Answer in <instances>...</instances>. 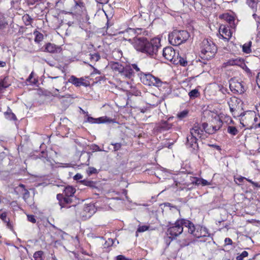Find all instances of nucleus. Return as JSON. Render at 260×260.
Returning a JSON list of instances; mask_svg holds the SVG:
<instances>
[{
    "label": "nucleus",
    "mask_w": 260,
    "mask_h": 260,
    "mask_svg": "<svg viewBox=\"0 0 260 260\" xmlns=\"http://www.w3.org/2000/svg\"><path fill=\"white\" fill-rule=\"evenodd\" d=\"M246 179V178H245V177H242V176H241V177H237V178H235V181H236V183L237 184H238V185H240V184L238 183V182H237L236 180H237V181H238L240 183H241V182H243V181L244 179Z\"/></svg>",
    "instance_id": "nucleus-53"
},
{
    "label": "nucleus",
    "mask_w": 260,
    "mask_h": 260,
    "mask_svg": "<svg viewBox=\"0 0 260 260\" xmlns=\"http://www.w3.org/2000/svg\"><path fill=\"white\" fill-rule=\"evenodd\" d=\"M4 115L7 119L14 120L17 119L15 115L12 112L9 107L8 108L7 111L4 113Z\"/></svg>",
    "instance_id": "nucleus-28"
},
{
    "label": "nucleus",
    "mask_w": 260,
    "mask_h": 260,
    "mask_svg": "<svg viewBox=\"0 0 260 260\" xmlns=\"http://www.w3.org/2000/svg\"><path fill=\"white\" fill-rule=\"evenodd\" d=\"M24 191L25 192L23 194V198L28 197L29 194V191L26 189H24Z\"/></svg>",
    "instance_id": "nucleus-61"
},
{
    "label": "nucleus",
    "mask_w": 260,
    "mask_h": 260,
    "mask_svg": "<svg viewBox=\"0 0 260 260\" xmlns=\"http://www.w3.org/2000/svg\"><path fill=\"white\" fill-rule=\"evenodd\" d=\"M120 75L126 78L130 79L132 78L134 76V72L132 67L129 65L124 67Z\"/></svg>",
    "instance_id": "nucleus-18"
},
{
    "label": "nucleus",
    "mask_w": 260,
    "mask_h": 260,
    "mask_svg": "<svg viewBox=\"0 0 260 260\" xmlns=\"http://www.w3.org/2000/svg\"><path fill=\"white\" fill-rule=\"evenodd\" d=\"M208 126L207 123H203L202 124L199 123H196L194 124L193 127L190 130V135L195 136L197 139L203 138L204 139V132L206 133V128Z\"/></svg>",
    "instance_id": "nucleus-6"
},
{
    "label": "nucleus",
    "mask_w": 260,
    "mask_h": 260,
    "mask_svg": "<svg viewBox=\"0 0 260 260\" xmlns=\"http://www.w3.org/2000/svg\"><path fill=\"white\" fill-rule=\"evenodd\" d=\"M247 3L253 9L257 8V3L255 0H247Z\"/></svg>",
    "instance_id": "nucleus-39"
},
{
    "label": "nucleus",
    "mask_w": 260,
    "mask_h": 260,
    "mask_svg": "<svg viewBox=\"0 0 260 260\" xmlns=\"http://www.w3.org/2000/svg\"><path fill=\"white\" fill-rule=\"evenodd\" d=\"M198 139L193 135H188L186 138V145L188 148L191 149V152L197 153L198 149Z\"/></svg>",
    "instance_id": "nucleus-11"
},
{
    "label": "nucleus",
    "mask_w": 260,
    "mask_h": 260,
    "mask_svg": "<svg viewBox=\"0 0 260 260\" xmlns=\"http://www.w3.org/2000/svg\"><path fill=\"white\" fill-rule=\"evenodd\" d=\"M87 173L89 175L98 173L97 170L93 167H89L87 170Z\"/></svg>",
    "instance_id": "nucleus-43"
},
{
    "label": "nucleus",
    "mask_w": 260,
    "mask_h": 260,
    "mask_svg": "<svg viewBox=\"0 0 260 260\" xmlns=\"http://www.w3.org/2000/svg\"><path fill=\"white\" fill-rule=\"evenodd\" d=\"M149 229V226H147V225H142V226H140L138 230H137V232H144L145 231H146L147 230H148Z\"/></svg>",
    "instance_id": "nucleus-45"
},
{
    "label": "nucleus",
    "mask_w": 260,
    "mask_h": 260,
    "mask_svg": "<svg viewBox=\"0 0 260 260\" xmlns=\"http://www.w3.org/2000/svg\"><path fill=\"white\" fill-rule=\"evenodd\" d=\"M111 120L107 117H101L94 118V123H103L107 122H110Z\"/></svg>",
    "instance_id": "nucleus-32"
},
{
    "label": "nucleus",
    "mask_w": 260,
    "mask_h": 260,
    "mask_svg": "<svg viewBox=\"0 0 260 260\" xmlns=\"http://www.w3.org/2000/svg\"><path fill=\"white\" fill-rule=\"evenodd\" d=\"M188 114V111L186 110H184L177 114V117L180 119H182L185 118Z\"/></svg>",
    "instance_id": "nucleus-42"
},
{
    "label": "nucleus",
    "mask_w": 260,
    "mask_h": 260,
    "mask_svg": "<svg viewBox=\"0 0 260 260\" xmlns=\"http://www.w3.org/2000/svg\"><path fill=\"white\" fill-rule=\"evenodd\" d=\"M6 66V62L5 61L0 60V67H5Z\"/></svg>",
    "instance_id": "nucleus-62"
},
{
    "label": "nucleus",
    "mask_w": 260,
    "mask_h": 260,
    "mask_svg": "<svg viewBox=\"0 0 260 260\" xmlns=\"http://www.w3.org/2000/svg\"><path fill=\"white\" fill-rule=\"evenodd\" d=\"M39 1V0H27V2L29 5H34L35 3Z\"/></svg>",
    "instance_id": "nucleus-59"
},
{
    "label": "nucleus",
    "mask_w": 260,
    "mask_h": 260,
    "mask_svg": "<svg viewBox=\"0 0 260 260\" xmlns=\"http://www.w3.org/2000/svg\"><path fill=\"white\" fill-rule=\"evenodd\" d=\"M164 57L174 64L177 63L175 58V51L172 47H167L164 48Z\"/></svg>",
    "instance_id": "nucleus-9"
},
{
    "label": "nucleus",
    "mask_w": 260,
    "mask_h": 260,
    "mask_svg": "<svg viewBox=\"0 0 260 260\" xmlns=\"http://www.w3.org/2000/svg\"><path fill=\"white\" fill-rule=\"evenodd\" d=\"M188 95L191 99H193L199 96L200 94L198 89H194L189 92Z\"/></svg>",
    "instance_id": "nucleus-34"
},
{
    "label": "nucleus",
    "mask_w": 260,
    "mask_h": 260,
    "mask_svg": "<svg viewBox=\"0 0 260 260\" xmlns=\"http://www.w3.org/2000/svg\"><path fill=\"white\" fill-rule=\"evenodd\" d=\"M225 245H231L232 244V240L229 238H226L224 240Z\"/></svg>",
    "instance_id": "nucleus-54"
},
{
    "label": "nucleus",
    "mask_w": 260,
    "mask_h": 260,
    "mask_svg": "<svg viewBox=\"0 0 260 260\" xmlns=\"http://www.w3.org/2000/svg\"><path fill=\"white\" fill-rule=\"evenodd\" d=\"M90 59L92 61H98L100 59V55L99 53L90 54Z\"/></svg>",
    "instance_id": "nucleus-38"
},
{
    "label": "nucleus",
    "mask_w": 260,
    "mask_h": 260,
    "mask_svg": "<svg viewBox=\"0 0 260 260\" xmlns=\"http://www.w3.org/2000/svg\"><path fill=\"white\" fill-rule=\"evenodd\" d=\"M27 219L29 221L32 223H35L36 222V219L34 215H27Z\"/></svg>",
    "instance_id": "nucleus-50"
},
{
    "label": "nucleus",
    "mask_w": 260,
    "mask_h": 260,
    "mask_svg": "<svg viewBox=\"0 0 260 260\" xmlns=\"http://www.w3.org/2000/svg\"><path fill=\"white\" fill-rule=\"evenodd\" d=\"M219 38L228 41L232 37V33L228 26L221 25L219 28Z\"/></svg>",
    "instance_id": "nucleus-12"
},
{
    "label": "nucleus",
    "mask_w": 260,
    "mask_h": 260,
    "mask_svg": "<svg viewBox=\"0 0 260 260\" xmlns=\"http://www.w3.org/2000/svg\"><path fill=\"white\" fill-rule=\"evenodd\" d=\"M227 131L229 134L233 136H235L236 135H237L238 132L237 128L235 126H228Z\"/></svg>",
    "instance_id": "nucleus-37"
},
{
    "label": "nucleus",
    "mask_w": 260,
    "mask_h": 260,
    "mask_svg": "<svg viewBox=\"0 0 260 260\" xmlns=\"http://www.w3.org/2000/svg\"><path fill=\"white\" fill-rule=\"evenodd\" d=\"M131 66L132 67V68H133L134 69H135L136 72H139L140 71V69L136 64H132Z\"/></svg>",
    "instance_id": "nucleus-57"
},
{
    "label": "nucleus",
    "mask_w": 260,
    "mask_h": 260,
    "mask_svg": "<svg viewBox=\"0 0 260 260\" xmlns=\"http://www.w3.org/2000/svg\"><path fill=\"white\" fill-rule=\"evenodd\" d=\"M189 37V34L186 30H174L169 34L168 40L172 45L178 46L185 42Z\"/></svg>",
    "instance_id": "nucleus-2"
},
{
    "label": "nucleus",
    "mask_w": 260,
    "mask_h": 260,
    "mask_svg": "<svg viewBox=\"0 0 260 260\" xmlns=\"http://www.w3.org/2000/svg\"><path fill=\"white\" fill-rule=\"evenodd\" d=\"M71 197L66 196L63 197L62 194H58L57 195V199L59 201V203L61 208H72L74 210L75 209V206H68V205L71 204L72 202V200L70 198Z\"/></svg>",
    "instance_id": "nucleus-13"
},
{
    "label": "nucleus",
    "mask_w": 260,
    "mask_h": 260,
    "mask_svg": "<svg viewBox=\"0 0 260 260\" xmlns=\"http://www.w3.org/2000/svg\"><path fill=\"white\" fill-rule=\"evenodd\" d=\"M217 50V47L211 41L204 39L202 41L201 46L202 58L209 60L214 56Z\"/></svg>",
    "instance_id": "nucleus-1"
},
{
    "label": "nucleus",
    "mask_w": 260,
    "mask_h": 260,
    "mask_svg": "<svg viewBox=\"0 0 260 260\" xmlns=\"http://www.w3.org/2000/svg\"><path fill=\"white\" fill-rule=\"evenodd\" d=\"M84 80L83 78H78L75 76H72L69 79V82L77 87H79L81 85L86 86L87 85L83 82Z\"/></svg>",
    "instance_id": "nucleus-19"
},
{
    "label": "nucleus",
    "mask_w": 260,
    "mask_h": 260,
    "mask_svg": "<svg viewBox=\"0 0 260 260\" xmlns=\"http://www.w3.org/2000/svg\"><path fill=\"white\" fill-rule=\"evenodd\" d=\"M22 20L25 25H30L31 24L32 19L28 14H25L22 17Z\"/></svg>",
    "instance_id": "nucleus-31"
},
{
    "label": "nucleus",
    "mask_w": 260,
    "mask_h": 260,
    "mask_svg": "<svg viewBox=\"0 0 260 260\" xmlns=\"http://www.w3.org/2000/svg\"><path fill=\"white\" fill-rule=\"evenodd\" d=\"M94 212V208L92 205H86L84 207L83 211L80 213V216L83 219L85 220L90 217Z\"/></svg>",
    "instance_id": "nucleus-15"
},
{
    "label": "nucleus",
    "mask_w": 260,
    "mask_h": 260,
    "mask_svg": "<svg viewBox=\"0 0 260 260\" xmlns=\"http://www.w3.org/2000/svg\"><path fill=\"white\" fill-rule=\"evenodd\" d=\"M252 16L254 18V19L257 21V22H258V23H259V17H258L257 16V15L255 14V13H254L253 15H252Z\"/></svg>",
    "instance_id": "nucleus-58"
},
{
    "label": "nucleus",
    "mask_w": 260,
    "mask_h": 260,
    "mask_svg": "<svg viewBox=\"0 0 260 260\" xmlns=\"http://www.w3.org/2000/svg\"><path fill=\"white\" fill-rule=\"evenodd\" d=\"M223 18L229 23L230 27L232 28L236 27V24L235 23V17L229 14H225L223 15Z\"/></svg>",
    "instance_id": "nucleus-22"
},
{
    "label": "nucleus",
    "mask_w": 260,
    "mask_h": 260,
    "mask_svg": "<svg viewBox=\"0 0 260 260\" xmlns=\"http://www.w3.org/2000/svg\"><path fill=\"white\" fill-rule=\"evenodd\" d=\"M142 82L145 85L149 86H159L161 81L158 78L155 77L151 74H145L141 78Z\"/></svg>",
    "instance_id": "nucleus-7"
},
{
    "label": "nucleus",
    "mask_w": 260,
    "mask_h": 260,
    "mask_svg": "<svg viewBox=\"0 0 260 260\" xmlns=\"http://www.w3.org/2000/svg\"><path fill=\"white\" fill-rule=\"evenodd\" d=\"M0 218L5 222H8L7 218V213L6 212H2L0 210Z\"/></svg>",
    "instance_id": "nucleus-44"
},
{
    "label": "nucleus",
    "mask_w": 260,
    "mask_h": 260,
    "mask_svg": "<svg viewBox=\"0 0 260 260\" xmlns=\"http://www.w3.org/2000/svg\"><path fill=\"white\" fill-rule=\"evenodd\" d=\"M111 67L114 71L120 74L123 70L124 66L119 62H114L111 63Z\"/></svg>",
    "instance_id": "nucleus-23"
},
{
    "label": "nucleus",
    "mask_w": 260,
    "mask_h": 260,
    "mask_svg": "<svg viewBox=\"0 0 260 260\" xmlns=\"http://www.w3.org/2000/svg\"><path fill=\"white\" fill-rule=\"evenodd\" d=\"M161 39L159 38H155L151 40V42H147L144 50V53H146L150 55H153L156 54L158 49L160 47Z\"/></svg>",
    "instance_id": "nucleus-5"
},
{
    "label": "nucleus",
    "mask_w": 260,
    "mask_h": 260,
    "mask_svg": "<svg viewBox=\"0 0 260 260\" xmlns=\"http://www.w3.org/2000/svg\"><path fill=\"white\" fill-rule=\"evenodd\" d=\"M230 88L231 91L239 93H242L244 91V88L241 83L232 81L230 83Z\"/></svg>",
    "instance_id": "nucleus-16"
},
{
    "label": "nucleus",
    "mask_w": 260,
    "mask_h": 260,
    "mask_svg": "<svg viewBox=\"0 0 260 260\" xmlns=\"http://www.w3.org/2000/svg\"><path fill=\"white\" fill-rule=\"evenodd\" d=\"M172 126V124L169 122H164V131L169 130Z\"/></svg>",
    "instance_id": "nucleus-46"
},
{
    "label": "nucleus",
    "mask_w": 260,
    "mask_h": 260,
    "mask_svg": "<svg viewBox=\"0 0 260 260\" xmlns=\"http://www.w3.org/2000/svg\"><path fill=\"white\" fill-rule=\"evenodd\" d=\"M141 30V28L134 29V28H129L126 30L125 34H128L131 35L132 36H134L136 34H140V32H138V31H139Z\"/></svg>",
    "instance_id": "nucleus-35"
},
{
    "label": "nucleus",
    "mask_w": 260,
    "mask_h": 260,
    "mask_svg": "<svg viewBox=\"0 0 260 260\" xmlns=\"http://www.w3.org/2000/svg\"><path fill=\"white\" fill-rule=\"evenodd\" d=\"M109 0H95L96 2L101 5H104L108 2Z\"/></svg>",
    "instance_id": "nucleus-55"
},
{
    "label": "nucleus",
    "mask_w": 260,
    "mask_h": 260,
    "mask_svg": "<svg viewBox=\"0 0 260 260\" xmlns=\"http://www.w3.org/2000/svg\"><path fill=\"white\" fill-rule=\"evenodd\" d=\"M8 79L7 77H5L2 81L0 82V84L5 89L10 86V83L7 82Z\"/></svg>",
    "instance_id": "nucleus-40"
},
{
    "label": "nucleus",
    "mask_w": 260,
    "mask_h": 260,
    "mask_svg": "<svg viewBox=\"0 0 260 260\" xmlns=\"http://www.w3.org/2000/svg\"><path fill=\"white\" fill-rule=\"evenodd\" d=\"M258 120L256 113L254 111H247L241 115L240 122L247 129L254 128Z\"/></svg>",
    "instance_id": "nucleus-3"
},
{
    "label": "nucleus",
    "mask_w": 260,
    "mask_h": 260,
    "mask_svg": "<svg viewBox=\"0 0 260 260\" xmlns=\"http://www.w3.org/2000/svg\"><path fill=\"white\" fill-rule=\"evenodd\" d=\"M248 253L246 251H243L241 254L236 257L237 260H243L244 258L247 257Z\"/></svg>",
    "instance_id": "nucleus-41"
},
{
    "label": "nucleus",
    "mask_w": 260,
    "mask_h": 260,
    "mask_svg": "<svg viewBox=\"0 0 260 260\" xmlns=\"http://www.w3.org/2000/svg\"><path fill=\"white\" fill-rule=\"evenodd\" d=\"M237 101L238 99L234 97L231 98L230 101L229 102L230 109L232 112H233L236 110L237 107L236 103H237Z\"/></svg>",
    "instance_id": "nucleus-24"
},
{
    "label": "nucleus",
    "mask_w": 260,
    "mask_h": 260,
    "mask_svg": "<svg viewBox=\"0 0 260 260\" xmlns=\"http://www.w3.org/2000/svg\"><path fill=\"white\" fill-rule=\"evenodd\" d=\"M116 260H133L131 258L126 257L125 256H124V255H119L117 256L116 257Z\"/></svg>",
    "instance_id": "nucleus-49"
},
{
    "label": "nucleus",
    "mask_w": 260,
    "mask_h": 260,
    "mask_svg": "<svg viewBox=\"0 0 260 260\" xmlns=\"http://www.w3.org/2000/svg\"><path fill=\"white\" fill-rule=\"evenodd\" d=\"M59 90L58 89L55 88L54 89V91H52V95L54 97H56L59 99L63 98H68L70 97V94H66L64 95H61L60 94L57 93L55 92H59Z\"/></svg>",
    "instance_id": "nucleus-33"
},
{
    "label": "nucleus",
    "mask_w": 260,
    "mask_h": 260,
    "mask_svg": "<svg viewBox=\"0 0 260 260\" xmlns=\"http://www.w3.org/2000/svg\"><path fill=\"white\" fill-rule=\"evenodd\" d=\"M195 181H193V182L197 185L202 184L203 186H205L207 185H209L210 183L208 182L206 180L202 179V178H194Z\"/></svg>",
    "instance_id": "nucleus-30"
},
{
    "label": "nucleus",
    "mask_w": 260,
    "mask_h": 260,
    "mask_svg": "<svg viewBox=\"0 0 260 260\" xmlns=\"http://www.w3.org/2000/svg\"><path fill=\"white\" fill-rule=\"evenodd\" d=\"M34 77V73L33 72H31V74L29 75V77L27 79L26 81L27 82H29L31 83H36V79H34V81H31V79L33 78Z\"/></svg>",
    "instance_id": "nucleus-51"
},
{
    "label": "nucleus",
    "mask_w": 260,
    "mask_h": 260,
    "mask_svg": "<svg viewBox=\"0 0 260 260\" xmlns=\"http://www.w3.org/2000/svg\"><path fill=\"white\" fill-rule=\"evenodd\" d=\"M76 189L71 186H67L64 189L66 196L72 197L75 193Z\"/></svg>",
    "instance_id": "nucleus-25"
},
{
    "label": "nucleus",
    "mask_w": 260,
    "mask_h": 260,
    "mask_svg": "<svg viewBox=\"0 0 260 260\" xmlns=\"http://www.w3.org/2000/svg\"><path fill=\"white\" fill-rule=\"evenodd\" d=\"M183 226L188 228V233L193 235L194 232L196 231L197 227L189 220L182 218Z\"/></svg>",
    "instance_id": "nucleus-21"
},
{
    "label": "nucleus",
    "mask_w": 260,
    "mask_h": 260,
    "mask_svg": "<svg viewBox=\"0 0 260 260\" xmlns=\"http://www.w3.org/2000/svg\"><path fill=\"white\" fill-rule=\"evenodd\" d=\"M34 35L35 36V41L37 43H39L44 39L43 35L38 30L34 31Z\"/></svg>",
    "instance_id": "nucleus-29"
},
{
    "label": "nucleus",
    "mask_w": 260,
    "mask_h": 260,
    "mask_svg": "<svg viewBox=\"0 0 260 260\" xmlns=\"http://www.w3.org/2000/svg\"><path fill=\"white\" fill-rule=\"evenodd\" d=\"M173 143H169V144H164V147H167L169 148H171V146L173 145Z\"/></svg>",
    "instance_id": "nucleus-64"
},
{
    "label": "nucleus",
    "mask_w": 260,
    "mask_h": 260,
    "mask_svg": "<svg viewBox=\"0 0 260 260\" xmlns=\"http://www.w3.org/2000/svg\"><path fill=\"white\" fill-rule=\"evenodd\" d=\"M82 178H83V176L81 174H79V173H77L73 177L74 179L76 181H78L80 179H81Z\"/></svg>",
    "instance_id": "nucleus-52"
},
{
    "label": "nucleus",
    "mask_w": 260,
    "mask_h": 260,
    "mask_svg": "<svg viewBox=\"0 0 260 260\" xmlns=\"http://www.w3.org/2000/svg\"><path fill=\"white\" fill-rule=\"evenodd\" d=\"M80 182L85 186H88L91 188H96V182L93 181L88 180H83L80 181Z\"/></svg>",
    "instance_id": "nucleus-26"
},
{
    "label": "nucleus",
    "mask_w": 260,
    "mask_h": 260,
    "mask_svg": "<svg viewBox=\"0 0 260 260\" xmlns=\"http://www.w3.org/2000/svg\"><path fill=\"white\" fill-rule=\"evenodd\" d=\"M182 218L178 219L172 224L167 231V235L172 239L180 235L183 231Z\"/></svg>",
    "instance_id": "nucleus-4"
},
{
    "label": "nucleus",
    "mask_w": 260,
    "mask_h": 260,
    "mask_svg": "<svg viewBox=\"0 0 260 260\" xmlns=\"http://www.w3.org/2000/svg\"><path fill=\"white\" fill-rule=\"evenodd\" d=\"M147 42L145 38H137L134 42V47L137 50L143 52Z\"/></svg>",
    "instance_id": "nucleus-14"
},
{
    "label": "nucleus",
    "mask_w": 260,
    "mask_h": 260,
    "mask_svg": "<svg viewBox=\"0 0 260 260\" xmlns=\"http://www.w3.org/2000/svg\"><path fill=\"white\" fill-rule=\"evenodd\" d=\"M111 144L114 146V150L115 151L120 150L121 147V144L120 143H116L114 144L112 143Z\"/></svg>",
    "instance_id": "nucleus-48"
},
{
    "label": "nucleus",
    "mask_w": 260,
    "mask_h": 260,
    "mask_svg": "<svg viewBox=\"0 0 260 260\" xmlns=\"http://www.w3.org/2000/svg\"><path fill=\"white\" fill-rule=\"evenodd\" d=\"M61 51V47L54 44L48 43L45 45V51L46 52L51 53H60Z\"/></svg>",
    "instance_id": "nucleus-17"
},
{
    "label": "nucleus",
    "mask_w": 260,
    "mask_h": 260,
    "mask_svg": "<svg viewBox=\"0 0 260 260\" xmlns=\"http://www.w3.org/2000/svg\"><path fill=\"white\" fill-rule=\"evenodd\" d=\"M164 205L165 207L170 208V209H171L172 208H174V209H176V208L174 206H171L170 203H164Z\"/></svg>",
    "instance_id": "nucleus-56"
},
{
    "label": "nucleus",
    "mask_w": 260,
    "mask_h": 260,
    "mask_svg": "<svg viewBox=\"0 0 260 260\" xmlns=\"http://www.w3.org/2000/svg\"><path fill=\"white\" fill-rule=\"evenodd\" d=\"M233 66H239L243 69L245 67L247 68L243 59L239 57L230 59L223 64V67L224 68Z\"/></svg>",
    "instance_id": "nucleus-10"
},
{
    "label": "nucleus",
    "mask_w": 260,
    "mask_h": 260,
    "mask_svg": "<svg viewBox=\"0 0 260 260\" xmlns=\"http://www.w3.org/2000/svg\"><path fill=\"white\" fill-rule=\"evenodd\" d=\"M94 118H93L91 117H88L87 118V121L90 123H94Z\"/></svg>",
    "instance_id": "nucleus-60"
},
{
    "label": "nucleus",
    "mask_w": 260,
    "mask_h": 260,
    "mask_svg": "<svg viewBox=\"0 0 260 260\" xmlns=\"http://www.w3.org/2000/svg\"><path fill=\"white\" fill-rule=\"evenodd\" d=\"M212 123L213 124H212L210 127L206 128V133L213 134L219 130L222 125V121L218 116L215 117L212 120Z\"/></svg>",
    "instance_id": "nucleus-8"
},
{
    "label": "nucleus",
    "mask_w": 260,
    "mask_h": 260,
    "mask_svg": "<svg viewBox=\"0 0 260 260\" xmlns=\"http://www.w3.org/2000/svg\"><path fill=\"white\" fill-rule=\"evenodd\" d=\"M178 62L180 63V64L182 66H186L187 64V62L186 61V60L183 58H182L181 57H180L179 58V60H178Z\"/></svg>",
    "instance_id": "nucleus-47"
},
{
    "label": "nucleus",
    "mask_w": 260,
    "mask_h": 260,
    "mask_svg": "<svg viewBox=\"0 0 260 260\" xmlns=\"http://www.w3.org/2000/svg\"><path fill=\"white\" fill-rule=\"evenodd\" d=\"M252 185L256 187L260 188V184L257 182L253 181V182H252Z\"/></svg>",
    "instance_id": "nucleus-63"
},
{
    "label": "nucleus",
    "mask_w": 260,
    "mask_h": 260,
    "mask_svg": "<svg viewBox=\"0 0 260 260\" xmlns=\"http://www.w3.org/2000/svg\"><path fill=\"white\" fill-rule=\"evenodd\" d=\"M44 252L42 251H36L34 254L35 260H44L43 255Z\"/></svg>",
    "instance_id": "nucleus-36"
},
{
    "label": "nucleus",
    "mask_w": 260,
    "mask_h": 260,
    "mask_svg": "<svg viewBox=\"0 0 260 260\" xmlns=\"http://www.w3.org/2000/svg\"><path fill=\"white\" fill-rule=\"evenodd\" d=\"M208 234L206 228L197 226L196 231L194 232L193 236L197 238H200L201 237H204L207 236Z\"/></svg>",
    "instance_id": "nucleus-20"
},
{
    "label": "nucleus",
    "mask_w": 260,
    "mask_h": 260,
    "mask_svg": "<svg viewBox=\"0 0 260 260\" xmlns=\"http://www.w3.org/2000/svg\"><path fill=\"white\" fill-rule=\"evenodd\" d=\"M251 45H252V42L251 41H248L247 43H245L243 46H242V51L245 53H250L251 52Z\"/></svg>",
    "instance_id": "nucleus-27"
}]
</instances>
